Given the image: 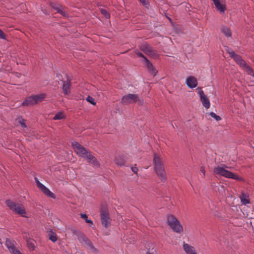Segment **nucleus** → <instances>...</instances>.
I'll use <instances>...</instances> for the list:
<instances>
[{"mask_svg": "<svg viewBox=\"0 0 254 254\" xmlns=\"http://www.w3.org/2000/svg\"><path fill=\"white\" fill-rule=\"evenodd\" d=\"M210 115L212 118L215 119L217 121H219L221 120V118L220 116L217 115L216 114H215L213 112H211L210 113Z\"/></svg>", "mask_w": 254, "mask_h": 254, "instance_id": "7c9ffc66", "label": "nucleus"}, {"mask_svg": "<svg viewBox=\"0 0 254 254\" xmlns=\"http://www.w3.org/2000/svg\"><path fill=\"white\" fill-rule=\"evenodd\" d=\"M0 39H5L6 37L3 31L0 29Z\"/></svg>", "mask_w": 254, "mask_h": 254, "instance_id": "72a5a7b5", "label": "nucleus"}, {"mask_svg": "<svg viewBox=\"0 0 254 254\" xmlns=\"http://www.w3.org/2000/svg\"><path fill=\"white\" fill-rule=\"evenodd\" d=\"M144 61L146 63V64L149 71L155 76L157 73V70L154 67L152 64L146 58H144Z\"/></svg>", "mask_w": 254, "mask_h": 254, "instance_id": "dca6fc26", "label": "nucleus"}, {"mask_svg": "<svg viewBox=\"0 0 254 254\" xmlns=\"http://www.w3.org/2000/svg\"><path fill=\"white\" fill-rule=\"evenodd\" d=\"M5 246L7 248L9 252L11 253L13 250L16 249L14 245V242L11 241L9 239H6L5 241Z\"/></svg>", "mask_w": 254, "mask_h": 254, "instance_id": "aec40b11", "label": "nucleus"}, {"mask_svg": "<svg viewBox=\"0 0 254 254\" xmlns=\"http://www.w3.org/2000/svg\"><path fill=\"white\" fill-rule=\"evenodd\" d=\"M71 85L70 80L68 79L63 82L62 89L65 95H69L70 94L71 90Z\"/></svg>", "mask_w": 254, "mask_h": 254, "instance_id": "ddd939ff", "label": "nucleus"}, {"mask_svg": "<svg viewBox=\"0 0 254 254\" xmlns=\"http://www.w3.org/2000/svg\"><path fill=\"white\" fill-rule=\"evenodd\" d=\"M200 101L203 106L206 109H208L210 106V103L209 99L204 94V92L200 89L198 91Z\"/></svg>", "mask_w": 254, "mask_h": 254, "instance_id": "9d476101", "label": "nucleus"}, {"mask_svg": "<svg viewBox=\"0 0 254 254\" xmlns=\"http://www.w3.org/2000/svg\"><path fill=\"white\" fill-rule=\"evenodd\" d=\"M35 182L38 188L42 191V192L47 196L55 198V195L51 191L47 188H46L44 185L40 183L37 178H35Z\"/></svg>", "mask_w": 254, "mask_h": 254, "instance_id": "6e6552de", "label": "nucleus"}, {"mask_svg": "<svg viewBox=\"0 0 254 254\" xmlns=\"http://www.w3.org/2000/svg\"><path fill=\"white\" fill-rule=\"evenodd\" d=\"M71 146L77 155L86 159L89 163L92 164L94 166L99 167V163L96 158L84 147L76 141L72 142Z\"/></svg>", "mask_w": 254, "mask_h": 254, "instance_id": "f257e3e1", "label": "nucleus"}, {"mask_svg": "<svg viewBox=\"0 0 254 254\" xmlns=\"http://www.w3.org/2000/svg\"><path fill=\"white\" fill-rule=\"evenodd\" d=\"M140 103H142L143 102V100L139 101Z\"/></svg>", "mask_w": 254, "mask_h": 254, "instance_id": "a19ab883", "label": "nucleus"}, {"mask_svg": "<svg viewBox=\"0 0 254 254\" xmlns=\"http://www.w3.org/2000/svg\"><path fill=\"white\" fill-rule=\"evenodd\" d=\"M226 168H228V167L225 166V167H223L221 166H217L214 168V172L215 174L227 178L233 179L236 180H242V178L240 177L239 176L227 170Z\"/></svg>", "mask_w": 254, "mask_h": 254, "instance_id": "20e7f679", "label": "nucleus"}, {"mask_svg": "<svg viewBox=\"0 0 254 254\" xmlns=\"http://www.w3.org/2000/svg\"><path fill=\"white\" fill-rule=\"evenodd\" d=\"M131 171L135 174H137L138 171V169L136 167H132L131 168Z\"/></svg>", "mask_w": 254, "mask_h": 254, "instance_id": "e433bc0d", "label": "nucleus"}, {"mask_svg": "<svg viewBox=\"0 0 254 254\" xmlns=\"http://www.w3.org/2000/svg\"><path fill=\"white\" fill-rule=\"evenodd\" d=\"M213 1L215 4L217 9L222 14L225 13L226 9V6L225 4H222L219 1V0H213Z\"/></svg>", "mask_w": 254, "mask_h": 254, "instance_id": "2eb2a0df", "label": "nucleus"}, {"mask_svg": "<svg viewBox=\"0 0 254 254\" xmlns=\"http://www.w3.org/2000/svg\"><path fill=\"white\" fill-rule=\"evenodd\" d=\"M221 32L228 38L231 37L230 29L226 26H223L221 28Z\"/></svg>", "mask_w": 254, "mask_h": 254, "instance_id": "4be33fe9", "label": "nucleus"}, {"mask_svg": "<svg viewBox=\"0 0 254 254\" xmlns=\"http://www.w3.org/2000/svg\"><path fill=\"white\" fill-rule=\"evenodd\" d=\"M152 48L148 45H144L141 47V50L147 55L149 53Z\"/></svg>", "mask_w": 254, "mask_h": 254, "instance_id": "bb28decb", "label": "nucleus"}, {"mask_svg": "<svg viewBox=\"0 0 254 254\" xmlns=\"http://www.w3.org/2000/svg\"><path fill=\"white\" fill-rule=\"evenodd\" d=\"M167 224L173 232L181 234L184 231L183 227L179 220L174 215L170 214L167 218Z\"/></svg>", "mask_w": 254, "mask_h": 254, "instance_id": "7ed1b4c3", "label": "nucleus"}, {"mask_svg": "<svg viewBox=\"0 0 254 254\" xmlns=\"http://www.w3.org/2000/svg\"><path fill=\"white\" fill-rule=\"evenodd\" d=\"M239 198L243 204L246 205L247 204L250 203V200L249 199V195L245 193V192H242V194L240 195Z\"/></svg>", "mask_w": 254, "mask_h": 254, "instance_id": "6ab92c4d", "label": "nucleus"}, {"mask_svg": "<svg viewBox=\"0 0 254 254\" xmlns=\"http://www.w3.org/2000/svg\"><path fill=\"white\" fill-rule=\"evenodd\" d=\"M50 240L52 241L53 242H55L57 240V237L55 233L52 232L50 234Z\"/></svg>", "mask_w": 254, "mask_h": 254, "instance_id": "c756f323", "label": "nucleus"}, {"mask_svg": "<svg viewBox=\"0 0 254 254\" xmlns=\"http://www.w3.org/2000/svg\"><path fill=\"white\" fill-rule=\"evenodd\" d=\"M86 100L93 105H95L96 104V102H95V100L94 99V98L90 96H88L87 97Z\"/></svg>", "mask_w": 254, "mask_h": 254, "instance_id": "2f4dec72", "label": "nucleus"}, {"mask_svg": "<svg viewBox=\"0 0 254 254\" xmlns=\"http://www.w3.org/2000/svg\"><path fill=\"white\" fill-rule=\"evenodd\" d=\"M186 83L190 89L195 88L198 84L197 79L193 76H189L187 77Z\"/></svg>", "mask_w": 254, "mask_h": 254, "instance_id": "9b49d317", "label": "nucleus"}, {"mask_svg": "<svg viewBox=\"0 0 254 254\" xmlns=\"http://www.w3.org/2000/svg\"><path fill=\"white\" fill-rule=\"evenodd\" d=\"M200 171H201V172H202L203 173V176H204L205 175V170H204V168L203 167H201L200 168Z\"/></svg>", "mask_w": 254, "mask_h": 254, "instance_id": "58836bf2", "label": "nucleus"}, {"mask_svg": "<svg viewBox=\"0 0 254 254\" xmlns=\"http://www.w3.org/2000/svg\"><path fill=\"white\" fill-rule=\"evenodd\" d=\"M0 244H2V242H1V239H0Z\"/></svg>", "mask_w": 254, "mask_h": 254, "instance_id": "37998d69", "label": "nucleus"}, {"mask_svg": "<svg viewBox=\"0 0 254 254\" xmlns=\"http://www.w3.org/2000/svg\"><path fill=\"white\" fill-rule=\"evenodd\" d=\"M32 96L34 98V100L35 104H37L42 102L45 99L46 97V94L44 93H41Z\"/></svg>", "mask_w": 254, "mask_h": 254, "instance_id": "412c9836", "label": "nucleus"}, {"mask_svg": "<svg viewBox=\"0 0 254 254\" xmlns=\"http://www.w3.org/2000/svg\"><path fill=\"white\" fill-rule=\"evenodd\" d=\"M27 245L30 251H33L35 249V243L33 240H29L27 241Z\"/></svg>", "mask_w": 254, "mask_h": 254, "instance_id": "393cba45", "label": "nucleus"}, {"mask_svg": "<svg viewBox=\"0 0 254 254\" xmlns=\"http://www.w3.org/2000/svg\"><path fill=\"white\" fill-rule=\"evenodd\" d=\"M147 55L154 59H157L159 57V55L157 51L153 50L152 49L150 50Z\"/></svg>", "mask_w": 254, "mask_h": 254, "instance_id": "a878e982", "label": "nucleus"}, {"mask_svg": "<svg viewBox=\"0 0 254 254\" xmlns=\"http://www.w3.org/2000/svg\"><path fill=\"white\" fill-rule=\"evenodd\" d=\"M115 163L119 166H124L125 164V157L122 155H118L115 158Z\"/></svg>", "mask_w": 254, "mask_h": 254, "instance_id": "f3484780", "label": "nucleus"}, {"mask_svg": "<svg viewBox=\"0 0 254 254\" xmlns=\"http://www.w3.org/2000/svg\"><path fill=\"white\" fill-rule=\"evenodd\" d=\"M100 216L103 226L106 228L109 227L111 225L109 212L107 210H102L100 211Z\"/></svg>", "mask_w": 254, "mask_h": 254, "instance_id": "423d86ee", "label": "nucleus"}, {"mask_svg": "<svg viewBox=\"0 0 254 254\" xmlns=\"http://www.w3.org/2000/svg\"><path fill=\"white\" fill-rule=\"evenodd\" d=\"M81 242L83 243L84 246L86 247L89 250L94 252L95 251L96 249L94 248L91 242L88 240L86 238L83 237L82 239L80 240Z\"/></svg>", "mask_w": 254, "mask_h": 254, "instance_id": "4468645a", "label": "nucleus"}, {"mask_svg": "<svg viewBox=\"0 0 254 254\" xmlns=\"http://www.w3.org/2000/svg\"><path fill=\"white\" fill-rule=\"evenodd\" d=\"M143 5L147 6L148 5V1L146 0H138Z\"/></svg>", "mask_w": 254, "mask_h": 254, "instance_id": "c9c22d12", "label": "nucleus"}, {"mask_svg": "<svg viewBox=\"0 0 254 254\" xmlns=\"http://www.w3.org/2000/svg\"><path fill=\"white\" fill-rule=\"evenodd\" d=\"M242 67L245 69V70L248 73V74L254 76V71L253 70L252 68L250 66H249L246 63V66H243Z\"/></svg>", "mask_w": 254, "mask_h": 254, "instance_id": "b1692460", "label": "nucleus"}, {"mask_svg": "<svg viewBox=\"0 0 254 254\" xmlns=\"http://www.w3.org/2000/svg\"><path fill=\"white\" fill-rule=\"evenodd\" d=\"M11 254H23L16 248L13 250L11 253Z\"/></svg>", "mask_w": 254, "mask_h": 254, "instance_id": "f704fd0d", "label": "nucleus"}, {"mask_svg": "<svg viewBox=\"0 0 254 254\" xmlns=\"http://www.w3.org/2000/svg\"><path fill=\"white\" fill-rule=\"evenodd\" d=\"M35 104H36L32 96L26 98L22 103V105L23 106H33Z\"/></svg>", "mask_w": 254, "mask_h": 254, "instance_id": "a211bd4d", "label": "nucleus"}, {"mask_svg": "<svg viewBox=\"0 0 254 254\" xmlns=\"http://www.w3.org/2000/svg\"><path fill=\"white\" fill-rule=\"evenodd\" d=\"M80 215H81V217L82 218L84 219L86 223H88V224H89L90 225H92L93 224L92 221L91 220H90V219H88V217H87V215L86 214L81 213Z\"/></svg>", "mask_w": 254, "mask_h": 254, "instance_id": "cd10ccee", "label": "nucleus"}, {"mask_svg": "<svg viewBox=\"0 0 254 254\" xmlns=\"http://www.w3.org/2000/svg\"><path fill=\"white\" fill-rule=\"evenodd\" d=\"M53 7L57 9V10L60 12L61 11V6L59 4H57V5L56 6H53Z\"/></svg>", "mask_w": 254, "mask_h": 254, "instance_id": "4c0bfd02", "label": "nucleus"}, {"mask_svg": "<svg viewBox=\"0 0 254 254\" xmlns=\"http://www.w3.org/2000/svg\"><path fill=\"white\" fill-rule=\"evenodd\" d=\"M138 99L136 94H128L124 96L122 99V103L124 104L128 105L135 103Z\"/></svg>", "mask_w": 254, "mask_h": 254, "instance_id": "0eeeda50", "label": "nucleus"}, {"mask_svg": "<svg viewBox=\"0 0 254 254\" xmlns=\"http://www.w3.org/2000/svg\"><path fill=\"white\" fill-rule=\"evenodd\" d=\"M146 254H152V253H149V252H147V253H146Z\"/></svg>", "mask_w": 254, "mask_h": 254, "instance_id": "79ce46f5", "label": "nucleus"}, {"mask_svg": "<svg viewBox=\"0 0 254 254\" xmlns=\"http://www.w3.org/2000/svg\"><path fill=\"white\" fill-rule=\"evenodd\" d=\"M6 205L15 213L22 217H26V211L24 207L20 204L16 203L11 200H7L5 202Z\"/></svg>", "mask_w": 254, "mask_h": 254, "instance_id": "39448f33", "label": "nucleus"}, {"mask_svg": "<svg viewBox=\"0 0 254 254\" xmlns=\"http://www.w3.org/2000/svg\"><path fill=\"white\" fill-rule=\"evenodd\" d=\"M227 52L229 53L230 56L232 57L235 60V61L241 67L243 66H246V62L243 59H242V57L240 55L235 54L234 51L229 49L228 50Z\"/></svg>", "mask_w": 254, "mask_h": 254, "instance_id": "1a4fd4ad", "label": "nucleus"}, {"mask_svg": "<svg viewBox=\"0 0 254 254\" xmlns=\"http://www.w3.org/2000/svg\"><path fill=\"white\" fill-rule=\"evenodd\" d=\"M65 118V114L63 112L60 111L58 112L54 117V120H59Z\"/></svg>", "mask_w": 254, "mask_h": 254, "instance_id": "5701e85b", "label": "nucleus"}, {"mask_svg": "<svg viewBox=\"0 0 254 254\" xmlns=\"http://www.w3.org/2000/svg\"><path fill=\"white\" fill-rule=\"evenodd\" d=\"M137 55H138V56H139V57H142V58H143V59H144V58H145V57H144V56L143 55V54H142L141 53H140V52H138V53H137Z\"/></svg>", "mask_w": 254, "mask_h": 254, "instance_id": "ea45409f", "label": "nucleus"}, {"mask_svg": "<svg viewBox=\"0 0 254 254\" xmlns=\"http://www.w3.org/2000/svg\"><path fill=\"white\" fill-rule=\"evenodd\" d=\"M182 247L186 254H197L195 248L190 244L184 242Z\"/></svg>", "mask_w": 254, "mask_h": 254, "instance_id": "f8f14e48", "label": "nucleus"}, {"mask_svg": "<svg viewBox=\"0 0 254 254\" xmlns=\"http://www.w3.org/2000/svg\"><path fill=\"white\" fill-rule=\"evenodd\" d=\"M101 12L102 14H103L105 17L109 18L110 17L109 13L105 9H101Z\"/></svg>", "mask_w": 254, "mask_h": 254, "instance_id": "473e14b6", "label": "nucleus"}, {"mask_svg": "<svg viewBox=\"0 0 254 254\" xmlns=\"http://www.w3.org/2000/svg\"><path fill=\"white\" fill-rule=\"evenodd\" d=\"M154 169L159 178L164 181L166 180V173L162 163V160L159 155L154 154L153 157Z\"/></svg>", "mask_w": 254, "mask_h": 254, "instance_id": "f03ea898", "label": "nucleus"}, {"mask_svg": "<svg viewBox=\"0 0 254 254\" xmlns=\"http://www.w3.org/2000/svg\"><path fill=\"white\" fill-rule=\"evenodd\" d=\"M17 122L23 128L26 127V125L24 122V120L22 118H18Z\"/></svg>", "mask_w": 254, "mask_h": 254, "instance_id": "c85d7f7f", "label": "nucleus"}]
</instances>
